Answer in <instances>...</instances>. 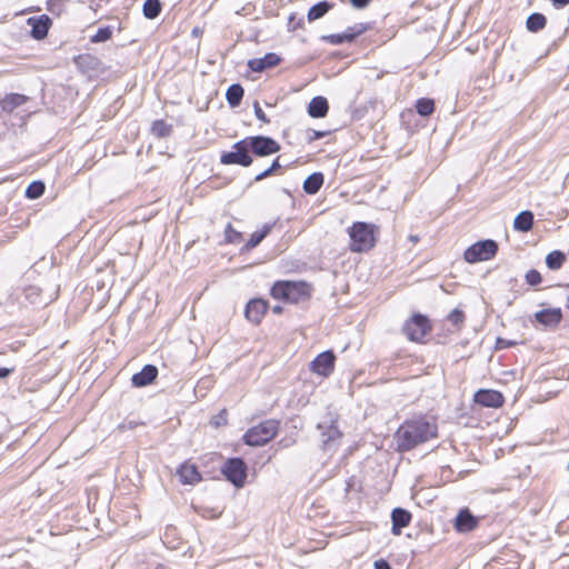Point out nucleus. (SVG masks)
<instances>
[{
	"mask_svg": "<svg viewBox=\"0 0 569 569\" xmlns=\"http://www.w3.org/2000/svg\"><path fill=\"white\" fill-rule=\"evenodd\" d=\"M325 136H326L325 131L310 130L309 134H308V138H309L310 141H312V140L321 139Z\"/></svg>",
	"mask_w": 569,
	"mask_h": 569,
	"instance_id": "c03bdc74",
	"label": "nucleus"
},
{
	"mask_svg": "<svg viewBox=\"0 0 569 569\" xmlns=\"http://www.w3.org/2000/svg\"><path fill=\"white\" fill-rule=\"evenodd\" d=\"M227 422H228V420H227V410L226 409L221 410L218 415H216L211 419V425L213 427H221V426L227 425Z\"/></svg>",
	"mask_w": 569,
	"mask_h": 569,
	"instance_id": "a19ab883",
	"label": "nucleus"
},
{
	"mask_svg": "<svg viewBox=\"0 0 569 569\" xmlns=\"http://www.w3.org/2000/svg\"><path fill=\"white\" fill-rule=\"evenodd\" d=\"M14 371V368H0V378H7Z\"/></svg>",
	"mask_w": 569,
	"mask_h": 569,
	"instance_id": "8fccbe9b",
	"label": "nucleus"
},
{
	"mask_svg": "<svg viewBox=\"0 0 569 569\" xmlns=\"http://www.w3.org/2000/svg\"><path fill=\"white\" fill-rule=\"evenodd\" d=\"M156 569H166L164 566H158Z\"/></svg>",
	"mask_w": 569,
	"mask_h": 569,
	"instance_id": "4d7b16f0",
	"label": "nucleus"
},
{
	"mask_svg": "<svg viewBox=\"0 0 569 569\" xmlns=\"http://www.w3.org/2000/svg\"><path fill=\"white\" fill-rule=\"evenodd\" d=\"M328 110V101L321 96L312 98L308 106V113L312 118H322L327 114Z\"/></svg>",
	"mask_w": 569,
	"mask_h": 569,
	"instance_id": "412c9836",
	"label": "nucleus"
},
{
	"mask_svg": "<svg viewBox=\"0 0 569 569\" xmlns=\"http://www.w3.org/2000/svg\"><path fill=\"white\" fill-rule=\"evenodd\" d=\"M28 98L20 93L7 94L1 101V108L6 112H12L16 108L24 104Z\"/></svg>",
	"mask_w": 569,
	"mask_h": 569,
	"instance_id": "393cba45",
	"label": "nucleus"
},
{
	"mask_svg": "<svg viewBox=\"0 0 569 569\" xmlns=\"http://www.w3.org/2000/svg\"><path fill=\"white\" fill-rule=\"evenodd\" d=\"M162 6L160 0H146L142 7L143 16L147 19H154L161 12Z\"/></svg>",
	"mask_w": 569,
	"mask_h": 569,
	"instance_id": "c756f323",
	"label": "nucleus"
},
{
	"mask_svg": "<svg viewBox=\"0 0 569 569\" xmlns=\"http://www.w3.org/2000/svg\"><path fill=\"white\" fill-rule=\"evenodd\" d=\"M172 126L163 120H156L151 126V132L158 138H166L170 136Z\"/></svg>",
	"mask_w": 569,
	"mask_h": 569,
	"instance_id": "2f4dec72",
	"label": "nucleus"
},
{
	"mask_svg": "<svg viewBox=\"0 0 569 569\" xmlns=\"http://www.w3.org/2000/svg\"><path fill=\"white\" fill-rule=\"evenodd\" d=\"M281 58L273 52L266 53L262 58H254L248 61V67L253 72H262L278 66Z\"/></svg>",
	"mask_w": 569,
	"mask_h": 569,
	"instance_id": "2eb2a0df",
	"label": "nucleus"
},
{
	"mask_svg": "<svg viewBox=\"0 0 569 569\" xmlns=\"http://www.w3.org/2000/svg\"><path fill=\"white\" fill-rule=\"evenodd\" d=\"M253 109H254V116L257 117V119H259L260 121H262L264 123L269 122V119L267 118L266 113L263 112V110L260 107L258 101H256L253 103Z\"/></svg>",
	"mask_w": 569,
	"mask_h": 569,
	"instance_id": "79ce46f5",
	"label": "nucleus"
},
{
	"mask_svg": "<svg viewBox=\"0 0 569 569\" xmlns=\"http://www.w3.org/2000/svg\"><path fill=\"white\" fill-rule=\"evenodd\" d=\"M221 163L223 164H239L249 167L252 164L253 159L249 152L246 140H239L232 146V150L221 154Z\"/></svg>",
	"mask_w": 569,
	"mask_h": 569,
	"instance_id": "1a4fd4ad",
	"label": "nucleus"
},
{
	"mask_svg": "<svg viewBox=\"0 0 569 569\" xmlns=\"http://www.w3.org/2000/svg\"><path fill=\"white\" fill-rule=\"evenodd\" d=\"M331 9V4L327 1H321L313 4L308 11V20L315 21L317 19L322 18L329 10Z\"/></svg>",
	"mask_w": 569,
	"mask_h": 569,
	"instance_id": "c85d7f7f",
	"label": "nucleus"
},
{
	"mask_svg": "<svg viewBox=\"0 0 569 569\" xmlns=\"http://www.w3.org/2000/svg\"><path fill=\"white\" fill-rule=\"evenodd\" d=\"M279 420L267 419L257 426L248 429L243 435V441L248 446L259 447L274 438L279 430Z\"/></svg>",
	"mask_w": 569,
	"mask_h": 569,
	"instance_id": "20e7f679",
	"label": "nucleus"
},
{
	"mask_svg": "<svg viewBox=\"0 0 569 569\" xmlns=\"http://www.w3.org/2000/svg\"><path fill=\"white\" fill-rule=\"evenodd\" d=\"M478 526V518L469 509H462L456 517L455 529L458 532H469Z\"/></svg>",
	"mask_w": 569,
	"mask_h": 569,
	"instance_id": "dca6fc26",
	"label": "nucleus"
},
{
	"mask_svg": "<svg viewBox=\"0 0 569 569\" xmlns=\"http://www.w3.org/2000/svg\"><path fill=\"white\" fill-rule=\"evenodd\" d=\"M249 152L257 157H268L280 150V144L267 136H251L244 138Z\"/></svg>",
	"mask_w": 569,
	"mask_h": 569,
	"instance_id": "0eeeda50",
	"label": "nucleus"
},
{
	"mask_svg": "<svg viewBox=\"0 0 569 569\" xmlns=\"http://www.w3.org/2000/svg\"><path fill=\"white\" fill-rule=\"evenodd\" d=\"M375 569H392L388 561L379 559L375 561Z\"/></svg>",
	"mask_w": 569,
	"mask_h": 569,
	"instance_id": "49530a36",
	"label": "nucleus"
},
{
	"mask_svg": "<svg viewBox=\"0 0 569 569\" xmlns=\"http://www.w3.org/2000/svg\"><path fill=\"white\" fill-rule=\"evenodd\" d=\"M320 431L321 447L325 451L335 452L341 443L343 433L340 431L337 419L331 415L317 425Z\"/></svg>",
	"mask_w": 569,
	"mask_h": 569,
	"instance_id": "39448f33",
	"label": "nucleus"
},
{
	"mask_svg": "<svg viewBox=\"0 0 569 569\" xmlns=\"http://www.w3.org/2000/svg\"><path fill=\"white\" fill-rule=\"evenodd\" d=\"M525 278H526L527 283L530 286H538L542 281V277H541L540 272L536 269L529 270L526 273Z\"/></svg>",
	"mask_w": 569,
	"mask_h": 569,
	"instance_id": "ea45409f",
	"label": "nucleus"
},
{
	"mask_svg": "<svg viewBox=\"0 0 569 569\" xmlns=\"http://www.w3.org/2000/svg\"><path fill=\"white\" fill-rule=\"evenodd\" d=\"M177 475L183 485H196L201 480V475L198 471V468L189 462L182 463L178 468Z\"/></svg>",
	"mask_w": 569,
	"mask_h": 569,
	"instance_id": "aec40b11",
	"label": "nucleus"
},
{
	"mask_svg": "<svg viewBox=\"0 0 569 569\" xmlns=\"http://www.w3.org/2000/svg\"><path fill=\"white\" fill-rule=\"evenodd\" d=\"M553 4L557 7H565L569 3V0H552Z\"/></svg>",
	"mask_w": 569,
	"mask_h": 569,
	"instance_id": "603ef678",
	"label": "nucleus"
},
{
	"mask_svg": "<svg viewBox=\"0 0 569 569\" xmlns=\"http://www.w3.org/2000/svg\"><path fill=\"white\" fill-rule=\"evenodd\" d=\"M535 319L546 327H556L562 319V312L560 308L543 309L535 313Z\"/></svg>",
	"mask_w": 569,
	"mask_h": 569,
	"instance_id": "6ab92c4d",
	"label": "nucleus"
},
{
	"mask_svg": "<svg viewBox=\"0 0 569 569\" xmlns=\"http://www.w3.org/2000/svg\"><path fill=\"white\" fill-rule=\"evenodd\" d=\"M336 356L332 351H323L311 361V370L320 376L328 377L335 368Z\"/></svg>",
	"mask_w": 569,
	"mask_h": 569,
	"instance_id": "9b49d317",
	"label": "nucleus"
},
{
	"mask_svg": "<svg viewBox=\"0 0 569 569\" xmlns=\"http://www.w3.org/2000/svg\"><path fill=\"white\" fill-rule=\"evenodd\" d=\"M409 240L413 243H417L419 241V236L417 234H410Z\"/></svg>",
	"mask_w": 569,
	"mask_h": 569,
	"instance_id": "864d4df0",
	"label": "nucleus"
},
{
	"mask_svg": "<svg viewBox=\"0 0 569 569\" xmlns=\"http://www.w3.org/2000/svg\"><path fill=\"white\" fill-rule=\"evenodd\" d=\"M274 299L298 303L310 296V286L303 281H277L271 288Z\"/></svg>",
	"mask_w": 569,
	"mask_h": 569,
	"instance_id": "f03ea898",
	"label": "nucleus"
},
{
	"mask_svg": "<svg viewBox=\"0 0 569 569\" xmlns=\"http://www.w3.org/2000/svg\"><path fill=\"white\" fill-rule=\"evenodd\" d=\"M566 262V254L560 250H553L546 257V264L550 270H559Z\"/></svg>",
	"mask_w": 569,
	"mask_h": 569,
	"instance_id": "bb28decb",
	"label": "nucleus"
},
{
	"mask_svg": "<svg viewBox=\"0 0 569 569\" xmlns=\"http://www.w3.org/2000/svg\"><path fill=\"white\" fill-rule=\"evenodd\" d=\"M27 23L31 27V37L36 40H41L47 37L52 21L47 14H41L39 17H30Z\"/></svg>",
	"mask_w": 569,
	"mask_h": 569,
	"instance_id": "ddd939ff",
	"label": "nucleus"
},
{
	"mask_svg": "<svg viewBox=\"0 0 569 569\" xmlns=\"http://www.w3.org/2000/svg\"><path fill=\"white\" fill-rule=\"evenodd\" d=\"M295 442H296V440L293 438H283L278 442V446L280 448H288V447L292 446Z\"/></svg>",
	"mask_w": 569,
	"mask_h": 569,
	"instance_id": "de8ad7c7",
	"label": "nucleus"
},
{
	"mask_svg": "<svg viewBox=\"0 0 569 569\" xmlns=\"http://www.w3.org/2000/svg\"><path fill=\"white\" fill-rule=\"evenodd\" d=\"M370 0H350V3L357 9H363L369 4Z\"/></svg>",
	"mask_w": 569,
	"mask_h": 569,
	"instance_id": "a18cd8bd",
	"label": "nucleus"
},
{
	"mask_svg": "<svg viewBox=\"0 0 569 569\" xmlns=\"http://www.w3.org/2000/svg\"><path fill=\"white\" fill-rule=\"evenodd\" d=\"M368 24L366 23H357L347 28L345 34L348 37V41L352 42L358 36L362 34L368 30Z\"/></svg>",
	"mask_w": 569,
	"mask_h": 569,
	"instance_id": "f704fd0d",
	"label": "nucleus"
},
{
	"mask_svg": "<svg viewBox=\"0 0 569 569\" xmlns=\"http://www.w3.org/2000/svg\"><path fill=\"white\" fill-rule=\"evenodd\" d=\"M498 251V243L495 240L486 239L471 244L463 253L469 263L487 261L492 259Z\"/></svg>",
	"mask_w": 569,
	"mask_h": 569,
	"instance_id": "423d86ee",
	"label": "nucleus"
},
{
	"mask_svg": "<svg viewBox=\"0 0 569 569\" xmlns=\"http://www.w3.org/2000/svg\"><path fill=\"white\" fill-rule=\"evenodd\" d=\"M112 36V30L110 27H102L97 30V32L91 37V42H104L109 40Z\"/></svg>",
	"mask_w": 569,
	"mask_h": 569,
	"instance_id": "c9c22d12",
	"label": "nucleus"
},
{
	"mask_svg": "<svg viewBox=\"0 0 569 569\" xmlns=\"http://www.w3.org/2000/svg\"><path fill=\"white\" fill-rule=\"evenodd\" d=\"M244 90L239 83L231 84L226 92V99L230 107L234 108L241 103Z\"/></svg>",
	"mask_w": 569,
	"mask_h": 569,
	"instance_id": "a878e982",
	"label": "nucleus"
},
{
	"mask_svg": "<svg viewBox=\"0 0 569 569\" xmlns=\"http://www.w3.org/2000/svg\"><path fill=\"white\" fill-rule=\"evenodd\" d=\"M473 400L477 405L488 408H499L503 405V396L499 391L481 389L475 393Z\"/></svg>",
	"mask_w": 569,
	"mask_h": 569,
	"instance_id": "f8f14e48",
	"label": "nucleus"
},
{
	"mask_svg": "<svg viewBox=\"0 0 569 569\" xmlns=\"http://www.w3.org/2000/svg\"><path fill=\"white\" fill-rule=\"evenodd\" d=\"M267 309L268 305L264 300L252 299L246 306L244 316L250 322L258 325L267 312Z\"/></svg>",
	"mask_w": 569,
	"mask_h": 569,
	"instance_id": "4468645a",
	"label": "nucleus"
},
{
	"mask_svg": "<svg viewBox=\"0 0 569 569\" xmlns=\"http://www.w3.org/2000/svg\"><path fill=\"white\" fill-rule=\"evenodd\" d=\"M448 320L453 325L456 326L457 328H460L461 325L465 322V313L462 310L460 309H453L449 315H448Z\"/></svg>",
	"mask_w": 569,
	"mask_h": 569,
	"instance_id": "4c0bfd02",
	"label": "nucleus"
},
{
	"mask_svg": "<svg viewBox=\"0 0 569 569\" xmlns=\"http://www.w3.org/2000/svg\"><path fill=\"white\" fill-rule=\"evenodd\" d=\"M273 172L281 168V164L279 162V158L274 159L271 166L269 167Z\"/></svg>",
	"mask_w": 569,
	"mask_h": 569,
	"instance_id": "3c124183",
	"label": "nucleus"
},
{
	"mask_svg": "<svg viewBox=\"0 0 569 569\" xmlns=\"http://www.w3.org/2000/svg\"><path fill=\"white\" fill-rule=\"evenodd\" d=\"M226 241L229 243H239L242 239V233L237 231L231 223H228L224 229Z\"/></svg>",
	"mask_w": 569,
	"mask_h": 569,
	"instance_id": "e433bc0d",
	"label": "nucleus"
},
{
	"mask_svg": "<svg viewBox=\"0 0 569 569\" xmlns=\"http://www.w3.org/2000/svg\"><path fill=\"white\" fill-rule=\"evenodd\" d=\"M438 428L435 422L423 417L405 421L396 431L397 450L409 451L419 445L437 437Z\"/></svg>",
	"mask_w": 569,
	"mask_h": 569,
	"instance_id": "f257e3e1",
	"label": "nucleus"
},
{
	"mask_svg": "<svg viewBox=\"0 0 569 569\" xmlns=\"http://www.w3.org/2000/svg\"><path fill=\"white\" fill-rule=\"evenodd\" d=\"M566 307L569 309V297L567 298Z\"/></svg>",
	"mask_w": 569,
	"mask_h": 569,
	"instance_id": "6e6d98bb",
	"label": "nucleus"
},
{
	"mask_svg": "<svg viewBox=\"0 0 569 569\" xmlns=\"http://www.w3.org/2000/svg\"><path fill=\"white\" fill-rule=\"evenodd\" d=\"M23 295L27 301L32 305L41 303V290L36 286H29L23 290Z\"/></svg>",
	"mask_w": 569,
	"mask_h": 569,
	"instance_id": "72a5a7b5",
	"label": "nucleus"
},
{
	"mask_svg": "<svg viewBox=\"0 0 569 569\" xmlns=\"http://www.w3.org/2000/svg\"><path fill=\"white\" fill-rule=\"evenodd\" d=\"M158 376V368L153 365H146L139 372L134 373L131 382L134 387L141 388L150 385Z\"/></svg>",
	"mask_w": 569,
	"mask_h": 569,
	"instance_id": "f3484780",
	"label": "nucleus"
},
{
	"mask_svg": "<svg viewBox=\"0 0 569 569\" xmlns=\"http://www.w3.org/2000/svg\"><path fill=\"white\" fill-rule=\"evenodd\" d=\"M375 224L367 222H355L349 229V236L351 239L350 250L352 252H365L370 250L375 243Z\"/></svg>",
	"mask_w": 569,
	"mask_h": 569,
	"instance_id": "7ed1b4c3",
	"label": "nucleus"
},
{
	"mask_svg": "<svg viewBox=\"0 0 569 569\" xmlns=\"http://www.w3.org/2000/svg\"><path fill=\"white\" fill-rule=\"evenodd\" d=\"M44 190L46 186L42 181H33L27 187L26 197L32 200L38 199L44 193Z\"/></svg>",
	"mask_w": 569,
	"mask_h": 569,
	"instance_id": "473e14b6",
	"label": "nucleus"
},
{
	"mask_svg": "<svg viewBox=\"0 0 569 569\" xmlns=\"http://www.w3.org/2000/svg\"><path fill=\"white\" fill-rule=\"evenodd\" d=\"M325 181L321 172H313L307 177L303 182V190L308 194H316L322 187Z\"/></svg>",
	"mask_w": 569,
	"mask_h": 569,
	"instance_id": "4be33fe9",
	"label": "nucleus"
},
{
	"mask_svg": "<svg viewBox=\"0 0 569 569\" xmlns=\"http://www.w3.org/2000/svg\"><path fill=\"white\" fill-rule=\"evenodd\" d=\"M392 528L391 532L395 536L401 533V530L409 526L411 521V513L403 508H395L391 512Z\"/></svg>",
	"mask_w": 569,
	"mask_h": 569,
	"instance_id": "a211bd4d",
	"label": "nucleus"
},
{
	"mask_svg": "<svg viewBox=\"0 0 569 569\" xmlns=\"http://www.w3.org/2000/svg\"><path fill=\"white\" fill-rule=\"evenodd\" d=\"M533 224V213L525 210L517 214L513 221V228L517 231L527 232L531 230Z\"/></svg>",
	"mask_w": 569,
	"mask_h": 569,
	"instance_id": "5701e85b",
	"label": "nucleus"
},
{
	"mask_svg": "<svg viewBox=\"0 0 569 569\" xmlns=\"http://www.w3.org/2000/svg\"><path fill=\"white\" fill-rule=\"evenodd\" d=\"M402 330L409 340L420 342L430 330L429 320L426 316L417 313L405 323Z\"/></svg>",
	"mask_w": 569,
	"mask_h": 569,
	"instance_id": "9d476101",
	"label": "nucleus"
},
{
	"mask_svg": "<svg viewBox=\"0 0 569 569\" xmlns=\"http://www.w3.org/2000/svg\"><path fill=\"white\" fill-rule=\"evenodd\" d=\"M323 39L333 46H339V44L349 42L348 37L345 34V32L329 34V36L323 37Z\"/></svg>",
	"mask_w": 569,
	"mask_h": 569,
	"instance_id": "58836bf2",
	"label": "nucleus"
},
{
	"mask_svg": "<svg viewBox=\"0 0 569 569\" xmlns=\"http://www.w3.org/2000/svg\"><path fill=\"white\" fill-rule=\"evenodd\" d=\"M221 472L234 487L241 488L247 478V465L241 458H229L223 463Z\"/></svg>",
	"mask_w": 569,
	"mask_h": 569,
	"instance_id": "6e6552de",
	"label": "nucleus"
},
{
	"mask_svg": "<svg viewBox=\"0 0 569 569\" xmlns=\"http://www.w3.org/2000/svg\"><path fill=\"white\" fill-rule=\"evenodd\" d=\"M272 172L273 171L270 168H268L264 171H262L259 174H257L254 180L256 181H261V180L266 179L267 177H269Z\"/></svg>",
	"mask_w": 569,
	"mask_h": 569,
	"instance_id": "09e8293b",
	"label": "nucleus"
},
{
	"mask_svg": "<svg viewBox=\"0 0 569 569\" xmlns=\"http://www.w3.org/2000/svg\"><path fill=\"white\" fill-rule=\"evenodd\" d=\"M546 23V17L542 13L535 12L527 18L526 26L529 31L538 32L545 28Z\"/></svg>",
	"mask_w": 569,
	"mask_h": 569,
	"instance_id": "cd10ccee",
	"label": "nucleus"
},
{
	"mask_svg": "<svg viewBox=\"0 0 569 569\" xmlns=\"http://www.w3.org/2000/svg\"><path fill=\"white\" fill-rule=\"evenodd\" d=\"M272 311H273L274 313H280V312L282 311V307H280V306H274V307L272 308Z\"/></svg>",
	"mask_w": 569,
	"mask_h": 569,
	"instance_id": "5fc2aeb1",
	"label": "nucleus"
},
{
	"mask_svg": "<svg viewBox=\"0 0 569 569\" xmlns=\"http://www.w3.org/2000/svg\"><path fill=\"white\" fill-rule=\"evenodd\" d=\"M271 224H264L261 230L256 231L251 234L250 239L241 248V252H248L256 248L271 231Z\"/></svg>",
	"mask_w": 569,
	"mask_h": 569,
	"instance_id": "b1692460",
	"label": "nucleus"
},
{
	"mask_svg": "<svg viewBox=\"0 0 569 569\" xmlns=\"http://www.w3.org/2000/svg\"><path fill=\"white\" fill-rule=\"evenodd\" d=\"M513 345H516V342H515V341L507 340V339H503V338H497V341H496V349H498V350H502V349H506V348L512 347Z\"/></svg>",
	"mask_w": 569,
	"mask_h": 569,
	"instance_id": "37998d69",
	"label": "nucleus"
},
{
	"mask_svg": "<svg viewBox=\"0 0 569 569\" xmlns=\"http://www.w3.org/2000/svg\"><path fill=\"white\" fill-rule=\"evenodd\" d=\"M416 110L418 114L428 117L435 111V102L432 99L420 98L416 102Z\"/></svg>",
	"mask_w": 569,
	"mask_h": 569,
	"instance_id": "7c9ffc66",
	"label": "nucleus"
}]
</instances>
